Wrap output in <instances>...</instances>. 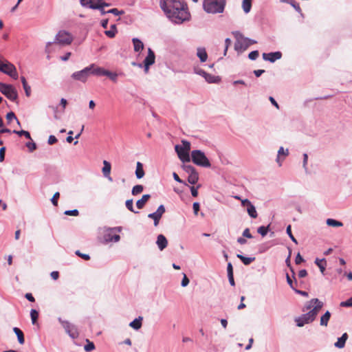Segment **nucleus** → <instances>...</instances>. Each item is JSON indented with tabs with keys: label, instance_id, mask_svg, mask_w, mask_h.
<instances>
[{
	"label": "nucleus",
	"instance_id": "nucleus-1",
	"mask_svg": "<svg viewBox=\"0 0 352 352\" xmlns=\"http://www.w3.org/2000/svg\"><path fill=\"white\" fill-rule=\"evenodd\" d=\"M160 6L165 15L175 23H182L190 17L184 0H160Z\"/></svg>",
	"mask_w": 352,
	"mask_h": 352
},
{
	"label": "nucleus",
	"instance_id": "nucleus-2",
	"mask_svg": "<svg viewBox=\"0 0 352 352\" xmlns=\"http://www.w3.org/2000/svg\"><path fill=\"white\" fill-rule=\"evenodd\" d=\"M226 0H204L203 8L208 14H220L223 12Z\"/></svg>",
	"mask_w": 352,
	"mask_h": 352
},
{
	"label": "nucleus",
	"instance_id": "nucleus-3",
	"mask_svg": "<svg viewBox=\"0 0 352 352\" xmlns=\"http://www.w3.org/2000/svg\"><path fill=\"white\" fill-rule=\"evenodd\" d=\"M73 41L72 36L65 30L59 31L56 35L55 41L54 42V44H58L60 45H68L72 43ZM53 43L49 42L46 45V52L50 54L51 53L50 47Z\"/></svg>",
	"mask_w": 352,
	"mask_h": 352
},
{
	"label": "nucleus",
	"instance_id": "nucleus-4",
	"mask_svg": "<svg viewBox=\"0 0 352 352\" xmlns=\"http://www.w3.org/2000/svg\"><path fill=\"white\" fill-rule=\"evenodd\" d=\"M321 309V305L315 306L311 310L306 314H302L300 316L296 318L295 321L298 327H303L305 324H309L313 322L318 312Z\"/></svg>",
	"mask_w": 352,
	"mask_h": 352
},
{
	"label": "nucleus",
	"instance_id": "nucleus-5",
	"mask_svg": "<svg viewBox=\"0 0 352 352\" xmlns=\"http://www.w3.org/2000/svg\"><path fill=\"white\" fill-rule=\"evenodd\" d=\"M182 146L177 144L175 146V151L179 160L183 162H189L190 157L189 151H190V143L186 140H182Z\"/></svg>",
	"mask_w": 352,
	"mask_h": 352
},
{
	"label": "nucleus",
	"instance_id": "nucleus-6",
	"mask_svg": "<svg viewBox=\"0 0 352 352\" xmlns=\"http://www.w3.org/2000/svg\"><path fill=\"white\" fill-rule=\"evenodd\" d=\"M192 162L199 166L209 168L211 164L204 152L200 150H193L191 152Z\"/></svg>",
	"mask_w": 352,
	"mask_h": 352
},
{
	"label": "nucleus",
	"instance_id": "nucleus-7",
	"mask_svg": "<svg viewBox=\"0 0 352 352\" xmlns=\"http://www.w3.org/2000/svg\"><path fill=\"white\" fill-rule=\"evenodd\" d=\"M236 43L234 47L236 50L244 51L250 45L256 43V42L254 40H251L248 38L245 37L240 32L235 33Z\"/></svg>",
	"mask_w": 352,
	"mask_h": 352
},
{
	"label": "nucleus",
	"instance_id": "nucleus-8",
	"mask_svg": "<svg viewBox=\"0 0 352 352\" xmlns=\"http://www.w3.org/2000/svg\"><path fill=\"white\" fill-rule=\"evenodd\" d=\"M0 67L1 68L0 69L1 72L10 76L15 80L18 78L19 76L15 66L7 60L3 58L2 63L0 65Z\"/></svg>",
	"mask_w": 352,
	"mask_h": 352
},
{
	"label": "nucleus",
	"instance_id": "nucleus-9",
	"mask_svg": "<svg viewBox=\"0 0 352 352\" xmlns=\"http://www.w3.org/2000/svg\"><path fill=\"white\" fill-rule=\"evenodd\" d=\"M0 91L10 100L14 101L17 98V91L11 85L0 82Z\"/></svg>",
	"mask_w": 352,
	"mask_h": 352
},
{
	"label": "nucleus",
	"instance_id": "nucleus-10",
	"mask_svg": "<svg viewBox=\"0 0 352 352\" xmlns=\"http://www.w3.org/2000/svg\"><path fill=\"white\" fill-rule=\"evenodd\" d=\"M122 230L121 227L111 228L106 230L103 238L106 242H118L120 237L118 234Z\"/></svg>",
	"mask_w": 352,
	"mask_h": 352
},
{
	"label": "nucleus",
	"instance_id": "nucleus-11",
	"mask_svg": "<svg viewBox=\"0 0 352 352\" xmlns=\"http://www.w3.org/2000/svg\"><path fill=\"white\" fill-rule=\"evenodd\" d=\"M94 67V64H91L90 66L85 67L81 71L74 72L72 77L76 80L81 81L82 82H85L91 74V70Z\"/></svg>",
	"mask_w": 352,
	"mask_h": 352
},
{
	"label": "nucleus",
	"instance_id": "nucleus-12",
	"mask_svg": "<svg viewBox=\"0 0 352 352\" xmlns=\"http://www.w3.org/2000/svg\"><path fill=\"white\" fill-rule=\"evenodd\" d=\"M155 59V56L153 51L151 48H148V55L144 60V71L146 73L148 72L149 67L151 65H152L153 64H154Z\"/></svg>",
	"mask_w": 352,
	"mask_h": 352
},
{
	"label": "nucleus",
	"instance_id": "nucleus-13",
	"mask_svg": "<svg viewBox=\"0 0 352 352\" xmlns=\"http://www.w3.org/2000/svg\"><path fill=\"white\" fill-rule=\"evenodd\" d=\"M242 204L246 208V210L251 218L255 219L257 217L256 208L248 199L243 200Z\"/></svg>",
	"mask_w": 352,
	"mask_h": 352
},
{
	"label": "nucleus",
	"instance_id": "nucleus-14",
	"mask_svg": "<svg viewBox=\"0 0 352 352\" xmlns=\"http://www.w3.org/2000/svg\"><path fill=\"white\" fill-rule=\"evenodd\" d=\"M62 325L66 332L73 338L78 336V333L76 328L68 321H61Z\"/></svg>",
	"mask_w": 352,
	"mask_h": 352
},
{
	"label": "nucleus",
	"instance_id": "nucleus-15",
	"mask_svg": "<svg viewBox=\"0 0 352 352\" xmlns=\"http://www.w3.org/2000/svg\"><path fill=\"white\" fill-rule=\"evenodd\" d=\"M103 0H80L82 6H89L91 9L100 8Z\"/></svg>",
	"mask_w": 352,
	"mask_h": 352
},
{
	"label": "nucleus",
	"instance_id": "nucleus-16",
	"mask_svg": "<svg viewBox=\"0 0 352 352\" xmlns=\"http://www.w3.org/2000/svg\"><path fill=\"white\" fill-rule=\"evenodd\" d=\"M281 56L282 54L280 52L263 54V58L265 60H268L272 63H274L275 60L280 59Z\"/></svg>",
	"mask_w": 352,
	"mask_h": 352
},
{
	"label": "nucleus",
	"instance_id": "nucleus-17",
	"mask_svg": "<svg viewBox=\"0 0 352 352\" xmlns=\"http://www.w3.org/2000/svg\"><path fill=\"white\" fill-rule=\"evenodd\" d=\"M164 212V206L163 205H160L155 212L149 214L148 217L153 220H160Z\"/></svg>",
	"mask_w": 352,
	"mask_h": 352
},
{
	"label": "nucleus",
	"instance_id": "nucleus-18",
	"mask_svg": "<svg viewBox=\"0 0 352 352\" xmlns=\"http://www.w3.org/2000/svg\"><path fill=\"white\" fill-rule=\"evenodd\" d=\"M348 338L349 336L346 333H343L342 336L338 339L337 342H335L334 346L338 349L344 348Z\"/></svg>",
	"mask_w": 352,
	"mask_h": 352
},
{
	"label": "nucleus",
	"instance_id": "nucleus-19",
	"mask_svg": "<svg viewBox=\"0 0 352 352\" xmlns=\"http://www.w3.org/2000/svg\"><path fill=\"white\" fill-rule=\"evenodd\" d=\"M103 164H104V166L102 168V171L104 176L107 177L109 179V180L112 181V178L110 177V173H111V164L109 162L104 160L103 162Z\"/></svg>",
	"mask_w": 352,
	"mask_h": 352
},
{
	"label": "nucleus",
	"instance_id": "nucleus-20",
	"mask_svg": "<svg viewBox=\"0 0 352 352\" xmlns=\"http://www.w3.org/2000/svg\"><path fill=\"white\" fill-rule=\"evenodd\" d=\"M156 243L160 250H163L168 244L166 237L162 234L158 235Z\"/></svg>",
	"mask_w": 352,
	"mask_h": 352
},
{
	"label": "nucleus",
	"instance_id": "nucleus-21",
	"mask_svg": "<svg viewBox=\"0 0 352 352\" xmlns=\"http://www.w3.org/2000/svg\"><path fill=\"white\" fill-rule=\"evenodd\" d=\"M321 305V308L323 306V303L320 301L318 298H313L307 302L305 309L307 310H311L315 306Z\"/></svg>",
	"mask_w": 352,
	"mask_h": 352
},
{
	"label": "nucleus",
	"instance_id": "nucleus-22",
	"mask_svg": "<svg viewBox=\"0 0 352 352\" xmlns=\"http://www.w3.org/2000/svg\"><path fill=\"white\" fill-rule=\"evenodd\" d=\"M107 71L108 70L102 67H96L95 65H94V67L91 70V74L96 76H107Z\"/></svg>",
	"mask_w": 352,
	"mask_h": 352
},
{
	"label": "nucleus",
	"instance_id": "nucleus-23",
	"mask_svg": "<svg viewBox=\"0 0 352 352\" xmlns=\"http://www.w3.org/2000/svg\"><path fill=\"white\" fill-rule=\"evenodd\" d=\"M145 175L143 169V164L140 162H138L136 164L135 175L138 179L142 178Z\"/></svg>",
	"mask_w": 352,
	"mask_h": 352
},
{
	"label": "nucleus",
	"instance_id": "nucleus-24",
	"mask_svg": "<svg viewBox=\"0 0 352 352\" xmlns=\"http://www.w3.org/2000/svg\"><path fill=\"white\" fill-rule=\"evenodd\" d=\"M142 317L139 316L138 318H135L133 321L131 322L129 326L135 330L140 329L142 327Z\"/></svg>",
	"mask_w": 352,
	"mask_h": 352
},
{
	"label": "nucleus",
	"instance_id": "nucleus-25",
	"mask_svg": "<svg viewBox=\"0 0 352 352\" xmlns=\"http://www.w3.org/2000/svg\"><path fill=\"white\" fill-rule=\"evenodd\" d=\"M150 197L151 196L149 195H144L140 199L137 201V202H136L137 207L139 209L142 208L144 206L145 204L150 199Z\"/></svg>",
	"mask_w": 352,
	"mask_h": 352
},
{
	"label": "nucleus",
	"instance_id": "nucleus-26",
	"mask_svg": "<svg viewBox=\"0 0 352 352\" xmlns=\"http://www.w3.org/2000/svg\"><path fill=\"white\" fill-rule=\"evenodd\" d=\"M331 317V313L329 311H327L324 315H322L320 318V324L321 326L327 327L328 324V322Z\"/></svg>",
	"mask_w": 352,
	"mask_h": 352
},
{
	"label": "nucleus",
	"instance_id": "nucleus-27",
	"mask_svg": "<svg viewBox=\"0 0 352 352\" xmlns=\"http://www.w3.org/2000/svg\"><path fill=\"white\" fill-rule=\"evenodd\" d=\"M13 331L16 335L19 344H23L25 342L24 335L21 329L17 327L13 328Z\"/></svg>",
	"mask_w": 352,
	"mask_h": 352
},
{
	"label": "nucleus",
	"instance_id": "nucleus-28",
	"mask_svg": "<svg viewBox=\"0 0 352 352\" xmlns=\"http://www.w3.org/2000/svg\"><path fill=\"white\" fill-rule=\"evenodd\" d=\"M133 43L135 52H140L143 50L144 44L140 39L136 38H133Z\"/></svg>",
	"mask_w": 352,
	"mask_h": 352
},
{
	"label": "nucleus",
	"instance_id": "nucleus-29",
	"mask_svg": "<svg viewBox=\"0 0 352 352\" xmlns=\"http://www.w3.org/2000/svg\"><path fill=\"white\" fill-rule=\"evenodd\" d=\"M315 263L320 268L321 273L324 274L325 268H326V264H327L326 260L324 258H322V259L316 258L315 261Z\"/></svg>",
	"mask_w": 352,
	"mask_h": 352
},
{
	"label": "nucleus",
	"instance_id": "nucleus-30",
	"mask_svg": "<svg viewBox=\"0 0 352 352\" xmlns=\"http://www.w3.org/2000/svg\"><path fill=\"white\" fill-rule=\"evenodd\" d=\"M237 258H239L244 265H248L250 264L252 261L255 260V257H245L242 254H238L236 255Z\"/></svg>",
	"mask_w": 352,
	"mask_h": 352
},
{
	"label": "nucleus",
	"instance_id": "nucleus-31",
	"mask_svg": "<svg viewBox=\"0 0 352 352\" xmlns=\"http://www.w3.org/2000/svg\"><path fill=\"white\" fill-rule=\"evenodd\" d=\"M204 77L205 78L206 80L209 83L217 82L219 81V78L218 76H214L206 72H204Z\"/></svg>",
	"mask_w": 352,
	"mask_h": 352
},
{
	"label": "nucleus",
	"instance_id": "nucleus-32",
	"mask_svg": "<svg viewBox=\"0 0 352 352\" xmlns=\"http://www.w3.org/2000/svg\"><path fill=\"white\" fill-rule=\"evenodd\" d=\"M252 0H243L242 2V8L245 13L250 12L252 8Z\"/></svg>",
	"mask_w": 352,
	"mask_h": 352
},
{
	"label": "nucleus",
	"instance_id": "nucleus-33",
	"mask_svg": "<svg viewBox=\"0 0 352 352\" xmlns=\"http://www.w3.org/2000/svg\"><path fill=\"white\" fill-rule=\"evenodd\" d=\"M21 82L23 84V89L25 90L26 96H30V92H31V88L28 85L25 78L24 76H21Z\"/></svg>",
	"mask_w": 352,
	"mask_h": 352
},
{
	"label": "nucleus",
	"instance_id": "nucleus-34",
	"mask_svg": "<svg viewBox=\"0 0 352 352\" xmlns=\"http://www.w3.org/2000/svg\"><path fill=\"white\" fill-rule=\"evenodd\" d=\"M199 180V175L196 171L192 174L188 175V182L191 184H195Z\"/></svg>",
	"mask_w": 352,
	"mask_h": 352
},
{
	"label": "nucleus",
	"instance_id": "nucleus-35",
	"mask_svg": "<svg viewBox=\"0 0 352 352\" xmlns=\"http://www.w3.org/2000/svg\"><path fill=\"white\" fill-rule=\"evenodd\" d=\"M197 56L201 62H205L208 58V55L205 49H198Z\"/></svg>",
	"mask_w": 352,
	"mask_h": 352
},
{
	"label": "nucleus",
	"instance_id": "nucleus-36",
	"mask_svg": "<svg viewBox=\"0 0 352 352\" xmlns=\"http://www.w3.org/2000/svg\"><path fill=\"white\" fill-rule=\"evenodd\" d=\"M289 155L288 149L284 150L283 147H280L278 151V156L276 161L279 163V165L281 166V162H280V157L281 155H284L285 157Z\"/></svg>",
	"mask_w": 352,
	"mask_h": 352
},
{
	"label": "nucleus",
	"instance_id": "nucleus-37",
	"mask_svg": "<svg viewBox=\"0 0 352 352\" xmlns=\"http://www.w3.org/2000/svg\"><path fill=\"white\" fill-rule=\"evenodd\" d=\"M116 32L117 30L116 25H112L111 26V29L109 30H106L104 32V34L109 38H113L116 36Z\"/></svg>",
	"mask_w": 352,
	"mask_h": 352
},
{
	"label": "nucleus",
	"instance_id": "nucleus-38",
	"mask_svg": "<svg viewBox=\"0 0 352 352\" xmlns=\"http://www.w3.org/2000/svg\"><path fill=\"white\" fill-rule=\"evenodd\" d=\"M144 190L142 185H136L133 187L131 193L133 195H138L140 194Z\"/></svg>",
	"mask_w": 352,
	"mask_h": 352
},
{
	"label": "nucleus",
	"instance_id": "nucleus-39",
	"mask_svg": "<svg viewBox=\"0 0 352 352\" xmlns=\"http://www.w3.org/2000/svg\"><path fill=\"white\" fill-rule=\"evenodd\" d=\"M13 133H16V134H18L20 136L24 135L27 139L32 140L31 136H30V133L28 131H27L21 130V131H19L14 130Z\"/></svg>",
	"mask_w": 352,
	"mask_h": 352
},
{
	"label": "nucleus",
	"instance_id": "nucleus-40",
	"mask_svg": "<svg viewBox=\"0 0 352 352\" xmlns=\"http://www.w3.org/2000/svg\"><path fill=\"white\" fill-rule=\"evenodd\" d=\"M30 316L32 319V324H35L37 321L38 317V313L35 309H32L30 311Z\"/></svg>",
	"mask_w": 352,
	"mask_h": 352
},
{
	"label": "nucleus",
	"instance_id": "nucleus-41",
	"mask_svg": "<svg viewBox=\"0 0 352 352\" xmlns=\"http://www.w3.org/2000/svg\"><path fill=\"white\" fill-rule=\"evenodd\" d=\"M6 119L8 121V122H11L12 120H16L17 121V123L19 124H20V122L18 120V119L16 118L15 114L14 112L11 111V112H9L7 113L6 115Z\"/></svg>",
	"mask_w": 352,
	"mask_h": 352
},
{
	"label": "nucleus",
	"instance_id": "nucleus-42",
	"mask_svg": "<svg viewBox=\"0 0 352 352\" xmlns=\"http://www.w3.org/2000/svg\"><path fill=\"white\" fill-rule=\"evenodd\" d=\"M183 168L188 175L197 171L196 169L191 165H184Z\"/></svg>",
	"mask_w": 352,
	"mask_h": 352
},
{
	"label": "nucleus",
	"instance_id": "nucleus-43",
	"mask_svg": "<svg viewBox=\"0 0 352 352\" xmlns=\"http://www.w3.org/2000/svg\"><path fill=\"white\" fill-rule=\"evenodd\" d=\"M106 76L109 77L114 82H117L118 74L108 70Z\"/></svg>",
	"mask_w": 352,
	"mask_h": 352
},
{
	"label": "nucleus",
	"instance_id": "nucleus-44",
	"mask_svg": "<svg viewBox=\"0 0 352 352\" xmlns=\"http://www.w3.org/2000/svg\"><path fill=\"white\" fill-rule=\"evenodd\" d=\"M59 197H60V193L58 192H56L54 194V195L51 199V201L54 206H58V200Z\"/></svg>",
	"mask_w": 352,
	"mask_h": 352
},
{
	"label": "nucleus",
	"instance_id": "nucleus-45",
	"mask_svg": "<svg viewBox=\"0 0 352 352\" xmlns=\"http://www.w3.org/2000/svg\"><path fill=\"white\" fill-rule=\"evenodd\" d=\"M87 344L85 346L84 349L86 351H91L95 349L94 344L89 340H87Z\"/></svg>",
	"mask_w": 352,
	"mask_h": 352
},
{
	"label": "nucleus",
	"instance_id": "nucleus-46",
	"mask_svg": "<svg viewBox=\"0 0 352 352\" xmlns=\"http://www.w3.org/2000/svg\"><path fill=\"white\" fill-rule=\"evenodd\" d=\"M64 214L66 215L76 217L79 214V212L78 210L74 209V210H65L64 212Z\"/></svg>",
	"mask_w": 352,
	"mask_h": 352
},
{
	"label": "nucleus",
	"instance_id": "nucleus-47",
	"mask_svg": "<svg viewBox=\"0 0 352 352\" xmlns=\"http://www.w3.org/2000/svg\"><path fill=\"white\" fill-rule=\"evenodd\" d=\"M286 232H287V234L289 235V238L292 239V241L293 242H294L295 243H297V241H296V238L293 236V234L292 233V230H291V226L290 225H289L287 227Z\"/></svg>",
	"mask_w": 352,
	"mask_h": 352
},
{
	"label": "nucleus",
	"instance_id": "nucleus-48",
	"mask_svg": "<svg viewBox=\"0 0 352 352\" xmlns=\"http://www.w3.org/2000/svg\"><path fill=\"white\" fill-rule=\"evenodd\" d=\"M268 231V227L261 226L258 228L257 232L263 236H265Z\"/></svg>",
	"mask_w": 352,
	"mask_h": 352
},
{
	"label": "nucleus",
	"instance_id": "nucleus-49",
	"mask_svg": "<svg viewBox=\"0 0 352 352\" xmlns=\"http://www.w3.org/2000/svg\"><path fill=\"white\" fill-rule=\"evenodd\" d=\"M327 225L331 227H341L343 226L342 221H327Z\"/></svg>",
	"mask_w": 352,
	"mask_h": 352
},
{
	"label": "nucleus",
	"instance_id": "nucleus-50",
	"mask_svg": "<svg viewBox=\"0 0 352 352\" xmlns=\"http://www.w3.org/2000/svg\"><path fill=\"white\" fill-rule=\"evenodd\" d=\"M189 279L185 274H183V278L181 283V285L183 287H186L189 284Z\"/></svg>",
	"mask_w": 352,
	"mask_h": 352
},
{
	"label": "nucleus",
	"instance_id": "nucleus-51",
	"mask_svg": "<svg viewBox=\"0 0 352 352\" xmlns=\"http://www.w3.org/2000/svg\"><path fill=\"white\" fill-rule=\"evenodd\" d=\"M341 307H352V297L346 301H342L340 305Z\"/></svg>",
	"mask_w": 352,
	"mask_h": 352
},
{
	"label": "nucleus",
	"instance_id": "nucleus-52",
	"mask_svg": "<svg viewBox=\"0 0 352 352\" xmlns=\"http://www.w3.org/2000/svg\"><path fill=\"white\" fill-rule=\"evenodd\" d=\"M258 55H259L258 52L255 50V51L251 52L249 54L248 57L251 60H255L258 58Z\"/></svg>",
	"mask_w": 352,
	"mask_h": 352
},
{
	"label": "nucleus",
	"instance_id": "nucleus-53",
	"mask_svg": "<svg viewBox=\"0 0 352 352\" xmlns=\"http://www.w3.org/2000/svg\"><path fill=\"white\" fill-rule=\"evenodd\" d=\"M126 207L130 210L133 212V202L132 199L126 200Z\"/></svg>",
	"mask_w": 352,
	"mask_h": 352
},
{
	"label": "nucleus",
	"instance_id": "nucleus-54",
	"mask_svg": "<svg viewBox=\"0 0 352 352\" xmlns=\"http://www.w3.org/2000/svg\"><path fill=\"white\" fill-rule=\"evenodd\" d=\"M231 44H232V41L229 38H227L225 40V45H226L225 46V50H224V55L225 56L226 55L228 49L231 45Z\"/></svg>",
	"mask_w": 352,
	"mask_h": 352
},
{
	"label": "nucleus",
	"instance_id": "nucleus-55",
	"mask_svg": "<svg viewBox=\"0 0 352 352\" xmlns=\"http://www.w3.org/2000/svg\"><path fill=\"white\" fill-rule=\"evenodd\" d=\"M76 254L79 256L80 257L82 258L83 259L87 261V260H89L90 258V256L89 255L87 254H82L81 252H80L79 250L76 251Z\"/></svg>",
	"mask_w": 352,
	"mask_h": 352
},
{
	"label": "nucleus",
	"instance_id": "nucleus-56",
	"mask_svg": "<svg viewBox=\"0 0 352 352\" xmlns=\"http://www.w3.org/2000/svg\"><path fill=\"white\" fill-rule=\"evenodd\" d=\"M26 146L29 148L30 151H33L36 148V145L34 142H28L26 144Z\"/></svg>",
	"mask_w": 352,
	"mask_h": 352
},
{
	"label": "nucleus",
	"instance_id": "nucleus-57",
	"mask_svg": "<svg viewBox=\"0 0 352 352\" xmlns=\"http://www.w3.org/2000/svg\"><path fill=\"white\" fill-rule=\"evenodd\" d=\"M107 12L108 13H112V14H113L115 15H119V14H122L124 13L122 11H119L116 8L111 9V10H108Z\"/></svg>",
	"mask_w": 352,
	"mask_h": 352
},
{
	"label": "nucleus",
	"instance_id": "nucleus-58",
	"mask_svg": "<svg viewBox=\"0 0 352 352\" xmlns=\"http://www.w3.org/2000/svg\"><path fill=\"white\" fill-rule=\"evenodd\" d=\"M57 142V139L54 135H50L48 138V144L52 145Z\"/></svg>",
	"mask_w": 352,
	"mask_h": 352
},
{
	"label": "nucleus",
	"instance_id": "nucleus-59",
	"mask_svg": "<svg viewBox=\"0 0 352 352\" xmlns=\"http://www.w3.org/2000/svg\"><path fill=\"white\" fill-rule=\"evenodd\" d=\"M243 237L248 238V239H252V234H250V230H249L248 228H246V229L243 232Z\"/></svg>",
	"mask_w": 352,
	"mask_h": 352
},
{
	"label": "nucleus",
	"instance_id": "nucleus-60",
	"mask_svg": "<svg viewBox=\"0 0 352 352\" xmlns=\"http://www.w3.org/2000/svg\"><path fill=\"white\" fill-rule=\"evenodd\" d=\"M304 261L303 258L301 256L300 254V253H298L296 256V258H295V262L297 265L300 264L301 262H302Z\"/></svg>",
	"mask_w": 352,
	"mask_h": 352
},
{
	"label": "nucleus",
	"instance_id": "nucleus-61",
	"mask_svg": "<svg viewBox=\"0 0 352 352\" xmlns=\"http://www.w3.org/2000/svg\"><path fill=\"white\" fill-rule=\"evenodd\" d=\"M72 55V53L71 52H67L64 56H61L60 57V59L63 61H67L69 60V58H70Z\"/></svg>",
	"mask_w": 352,
	"mask_h": 352
},
{
	"label": "nucleus",
	"instance_id": "nucleus-62",
	"mask_svg": "<svg viewBox=\"0 0 352 352\" xmlns=\"http://www.w3.org/2000/svg\"><path fill=\"white\" fill-rule=\"evenodd\" d=\"M227 271H228V276L233 274L232 265V264L230 263H229L228 264Z\"/></svg>",
	"mask_w": 352,
	"mask_h": 352
},
{
	"label": "nucleus",
	"instance_id": "nucleus-63",
	"mask_svg": "<svg viewBox=\"0 0 352 352\" xmlns=\"http://www.w3.org/2000/svg\"><path fill=\"white\" fill-rule=\"evenodd\" d=\"M190 191H191V194H192V197H197V195H198L197 188H195L194 186H192L190 188Z\"/></svg>",
	"mask_w": 352,
	"mask_h": 352
},
{
	"label": "nucleus",
	"instance_id": "nucleus-64",
	"mask_svg": "<svg viewBox=\"0 0 352 352\" xmlns=\"http://www.w3.org/2000/svg\"><path fill=\"white\" fill-rule=\"evenodd\" d=\"M51 277L54 279V280H57L59 277V274L58 272L56 271H54L52 272H51V274H50Z\"/></svg>",
	"mask_w": 352,
	"mask_h": 352
}]
</instances>
